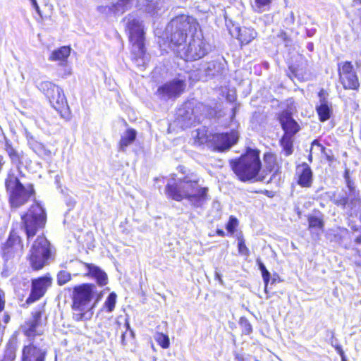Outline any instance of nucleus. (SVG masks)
Returning a JSON list of instances; mask_svg holds the SVG:
<instances>
[{"instance_id": "f257e3e1", "label": "nucleus", "mask_w": 361, "mask_h": 361, "mask_svg": "<svg viewBox=\"0 0 361 361\" xmlns=\"http://www.w3.org/2000/svg\"><path fill=\"white\" fill-rule=\"evenodd\" d=\"M180 176L173 182L169 181L165 192L168 197L180 202L187 200L194 207H199L207 198L208 188L199 184V176L183 166L178 167Z\"/></svg>"}, {"instance_id": "f03ea898", "label": "nucleus", "mask_w": 361, "mask_h": 361, "mask_svg": "<svg viewBox=\"0 0 361 361\" xmlns=\"http://www.w3.org/2000/svg\"><path fill=\"white\" fill-rule=\"evenodd\" d=\"M96 286L93 283H84L73 288L71 295L72 319L76 322L89 321L94 315L92 300L95 295Z\"/></svg>"}, {"instance_id": "7ed1b4c3", "label": "nucleus", "mask_w": 361, "mask_h": 361, "mask_svg": "<svg viewBox=\"0 0 361 361\" xmlns=\"http://www.w3.org/2000/svg\"><path fill=\"white\" fill-rule=\"evenodd\" d=\"M230 166L241 181H263L264 179V176H259L262 163L259 151L257 149H247L238 159L231 160Z\"/></svg>"}, {"instance_id": "20e7f679", "label": "nucleus", "mask_w": 361, "mask_h": 361, "mask_svg": "<svg viewBox=\"0 0 361 361\" xmlns=\"http://www.w3.org/2000/svg\"><path fill=\"white\" fill-rule=\"evenodd\" d=\"M127 28L132 43V54L134 63L138 67H144L148 61L144 46V30L141 22L137 18L129 16Z\"/></svg>"}, {"instance_id": "39448f33", "label": "nucleus", "mask_w": 361, "mask_h": 361, "mask_svg": "<svg viewBox=\"0 0 361 361\" xmlns=\"http://www.w3.org/2000/svg\"><path fill=\"white\" fill-rule=\"evenodd\" d=\"M198 24L190 16L181 15L174 18L169 24L167 30L171 32V42L174 46L175 51L185 45L188 34L193 35Z\"/></svg>"}, {"instance_id": "423d86ee", "label": "nucleus", "mask_w": 361, "mask_h": 361, "mask_svg": "<svg viewBox=\"0 0 361 361\" xmlns=\"http://www.w3.org/2000/svg\"><path fill=\"white\" fill-rule=\"evenodd\" d=\"M6 190L9 194V203L12 208H18L27 202L34 194L31 185L24 186L13 174H9L5 180Z\"/></svg>"}, {"instance_id": "0eeeda50", "label": "nucleus", "mask_w": 361, "mask_h": 361, "mask_svg": "<svg viewBox=\"0 0 361 361\" xmlns=\"http://www.w3.org/2000/svg\"><path fill=\"white\" fill-rule=\"evenodd\" d=\"M21 219L29 240L39 229L44 228L47 221V215L42 205L35 202L30 207L27 213L22 216Z\"/></svg>"}, {"instance_id": "6e6552de", "label": "nucleus", "mask_w": 361, "mask_h": 361, "mask_svg": "<svg viewBox=\"0 0 361 361\" xmlns=\"http://www.w3.org/2000/svg\"><path fill=\"white\" fill-rule=\"evenodd\" d=\"M47 321L45 303L39 304L31 312L30 318L21 325L23 335L30 340H33L36 336H42L44 332L39 330V328Z\"/></svg>"}, {"instance_id": "1a4fd4ad", "label": "nucleus", "mask_w": 361, "mask_h": 361, "mask_svg": "<svg viewBox=\"0 0 361 361\" xmlns=\"http://www.w3.org/2000/svg\"><path fill=\"white\" fill-rule=\"evenodd\" d=\"M189 43L176 50L178 56L185 61H195L202 58L207 53L204 41L199 36L191 37Z\"/></svg>"}, {"instance_id": "9d476101", "label": "nucleus", "mask_w": 361, "mask_h": 361, "mask_svg": "<svg viewBox=\"0 0 361 361\" xmlns=\"http://www.w3.org/2000/svg\"><path fill=\"white\" fill-rule=\"evenodd\" d=\"M39 89L46 95L55 109L59 110L67 105L63 90L51 82H42L39 85Z\"/></svg>"}, {"instance_id": "9b49d317", "label": "nucleus", "mask_w": 361, "mask_h": 361, "mask_svg": "<svg viewBox=\"0 0 361 361\" xmlns=\"http://www.w3.org/2000/svg\"><path fill=\"white\" fill-rule=\"evenodd\" d=\"M185 87V80L175 78L159 86L156 94L162 100L173 99L183 92Z\"/></svg>"}, {"instance_id": "f8f14e48", "label": "nucleus", "mask_w": 361, "mask_h": 361, "mask_svg": "<svg viewBox=\"0 0 361 361\" xmlns=\"http://www.w3.org/2000/svg\"><path fill=\"white\" fill-rule=\"evenodd\" d=\"M51 284L52 279L48 276L32 279L30 293L25 300V304L30 305L43 298Z\"/></svg>"}, {"instance_id": "ddd939ff", "label": "nucleus", "mask_w": 361, "mask_h": 361, "mask_svg": "<svg viewBox=\"0 0 361 361\" xmlns=\"http://www.w3.org/2000/svg\"><path fill=\"white\" fill-rule=\"evenodd\" d=\"M239 135L236 130L229 133H216L212 135L211 142L214 149L223 152L229 149L238 140Z\"/></svg>"}, {"instance_id": "4468645a", "label": "nucleus", "mask_w": 361, "mask_h": 361, "mask_svg": "<svg viewBox=\"0 0 361 361\" xmlns=\"http://www.w3.org/2000/svg\"><path fill=\"white\" fill-rule=\"evenodd\" d=\"M338 71L341 82L345 89L357 90L359 87L357 76L350 62H345Z\"/></svg>"}, {"instance_id": "2eb2a0df", "label": "nucleus", "mask_w": 361, "mask_h": 361, "mask_svg": "<svg viewBox=\"0 0 361 361\" xmlns=\"http://www.w3.org/2000/svg\"><path fill=\"white\" fill-rule=\"evenodd\" d=\"M360 202L359 192L357 190L345 192L344 195H339L334 199V203L342 208L353 209Z\"/></svg>"}, {"instance_id": "dca6fc26", "label": "nucleus", "mask_w": 361, "mask_h": 361, "mask_svg": "<svg viewBox=\"0 0 361 361\" xmlns=\"http://www.w3.org/2000/svg\"><path fill=\"white\" fill-rule=\"evenodd\" d=\"M37 355L35 361H45L47 350L38 348L32 342L22 349L21 361H31L30 357Z\"/></svg>"}, {"instance_id": "f3484780", "label": "nucleus", "mask_w": 361, "mask_h": 361, "mask_svg": "<svg viewBox=\"0 0 361 361\" xmlns=\"http://www.w3.org/2000/svg\"><path fill=\"white\" fill-rule=\"evenodd\" d=\"M280 123L284 130V135L293 136L299 130L300 126L293 118L291 114L288 111H283L279 117Z\"/></svg>"}, {"instance_id": "a211bd4d", "label": "nucleus", "mask_w": 361, "mask_h": 361, "mask_svg": "<svg viewBox=\"0 0 361 361\" xmlns=\"http://www.w3.org/2000/svg\"><path fill=\"white\" fill-rule=\"evenodd\" d=\"M82 264L87 269V273L85 274V276L94 279L97 283L100 286H103L107 284V275L99 267L87 262H83Z\"/></svg>"}, {"instance_id": "6ab92c4d", "label": "nucleus", "mask_w": 361, "mask_h": 361, "mask_svg": "<svg viewBox=\"0 0 361 361\" xmlns=\"http://www.w3.org/2000/svg\"><path fill=\"white\" fill-rule=\"evenodd\" d=\"M297 175L298 176V183L299 185L302 188L311 187L313 173L307 164L302 163L297 167Z\"/></svg>"}, {"instance_id": "aec40b11", "label": "nucleus", "mask_w": 361, "mask_h": 361, "mask_svg": "<svg viewBox=\"0 0 361 361\" xmlns=\"http://www.w3.org/2000/svg\"><path fill=\"white\" fill-rule=\"evenodd\" d=\"M116 330L118 331L121 328L123 325V331L121 336V343L123 346H126L128 345V341L126 340V336L128 332V335L132 338V340H135V332L133 329H130V321L128 317L123 318V317H118L115 322Z\"/></svg>"}, {"instance_id": "412c9836", "label": "nucleus", "mask_w": 361, "mask_h": 361, "mask_svg": "<svg viewBox=\"0 0 361 361\" xmlns=\"http://www.w3.org/2000/svg\"><path fill=\"white\" fill-rule=\"evenodd\" d=\"M176 120L181 128H188L195 122V116L192 109L185 105L178 110Z\"/></svg>"}, {"instance_id": "4be33fe9", "label": "nucleus", "mask_w": 361, "mask_h": 361, "mask_svg": "<svg viewBox=\"0 0 361 361\" xmlns=\"http://www.w3.org/2000/svg\"><path fill=\"white\" fill-rule=\"evenodd\" d=\"M325 94L326 93L324 90L319 92L320 104L316 107L319 120L322 122L327 121L331 114V109L328 104Z\"/></svg>"}, {"instance_id": "5701e85b", "label": "nucleus", "mask_w": 361, "mask_h": 361, "mask_svg": "<svg viewBox=\"0 0 361 361\" xmlns=\"http://www.w3.org/2000/svg\"><path fill=\"white\" fill-rule=\"evenodd\" d=\"M224 65L219 61H212L202 65L200 71L204 72L205 76H214L222 73Z\"/></svg>"}, {"instance_id": "b1692460", "label": "nucleus", "mask_w": 361, "mask_h": 361, "mask_svg": "<svg viewBox=\"0 0 361 361\" xmlns=\"http://www.w3.org/2000/svg\"><path fill=\"white\" fill-rule=\"evenodd\" d=\"M4 149L6 152L11 164L19 166L22 164L23 158V152L22 151H18L16 149L10 140L6 139L4 144Z\"/></svg>"}, {"instance_id": "393cba45", "label": "nucleus", "mask_w": 361, "mask_h": 361, "mask_svg": "<svg viewBox=\"0 0 361 361\" xmlns=\"http://www.w3.org/2000/svg\"><path fill=\"white\" fill-rule=\"evenodd\" d=\"M238 39L242 45H246L250 43L256 38L257 33L253 28L250 27H237Z\"/></svg>"}, {"instance_id": "a878e982", "label": "nucleus", "mask_w": 361, "mask_h": 361, "mask_svg": "<svg viewBox=\"0 0 361 361\" xmlns=\"http://www.w3.org/2000/svg\"><path fill=\"white\" fill-rule=\"evenodd\" d=\"M46 257L39 250H32L30 255V262L33 270L37 271L44 266Z\"/></svg>"}, {"instance_id": "bb28decb", "label": "nucleus", "mask_w": 361, "mask_h": 361, "mask_svg": "<svg viewBox=\"0 0 361 361\" xmlns=\"http://www.w3.org/2000/svg\"><path fill=\"white\" fill-rule=\"evenodd\" d=\"M136 136L137 132L135 130H127L121 136L119 142L118 150L126 152V148L135 141Z\"/></svg>"}, {"instance_id": "cd10ccee", "label": "nucleus", "mask_w": 361, "mask_h": 361, "mask_svg": "<svg viewBox=\"0 0 361 361\" xmlns=\"http://www.w3.org/2000/svg\"><path fill=\"white\" fill-rule=\"evenodd\" d=\"M131 7V0H118L109 8V10L116 15L122 14Z\"/></svg>"}, {"instance_id": "c85d7f7f", "label": "nucleus", "mask_w": 361, "mask_h": 361, "mask_svg": "<svg viewBox=\"0 0 361 361\" xmlns=\"http://www.w3.org/2000/svg\"><path fill=\"white\" fill-rule=\"evenodd\" d=\"M212 135L208 134V130L205 127H202L195 130L194 135L195 142L198 145H202L207 142H211Z\"/></svg>"}, {"instance_id": "c756f323", "label": "nucleus", "mask_w": 361, "mask_h": 361, "mask_svg": "<svg viewBox=\"0 0 361 361\" xmlns=\"http://www.w3.org/2000/svg\"><path fill=\"white\" fill-rule=\"evenodd\" d=\"M71 49L68 47H62L52 51L49 60L65 61L69 56Z\"/></svg>"}, {"instance_id": "7c9ffc66", "label": "nucleus", "mask_w": 361, "mask_h": 361, "mask_svg": "<svg viewBox=\"0 0 361 361\" xmlns=\"http://www.w3.org/2000/svg\"><path fill=\"white\" fill-rule=\"evenodd\" d=\"M308 224L309 228L312 231H322L324 228V221L322 219V216H308Z\"/></svg>"}, {"instance_id": "2f4dec72", "label": "nucleus", "mask_w": 361, "mask_h": 361, "mask_svg": "<svg viewBox=\"0 0 361 361\" xmlns=\"http://www.w3.org/2000/svg\"><path fill=\"white\" fill-rule=\"evenodd\" d=\"M157 343L163 349H167L170 346V339L167 334L157 332L154 336Z\"/></svg>"}, {"instance_id": "473e14b6", "label": "nucleus", "mask_w": 361, "mask_h": 361, "mask_svg": "<svg viewBox=\"0 0 361 361\" xmlns=\"http://www.w3.org/2000/svg\"><path fill=\"white\" fill-rule=\"evenodd\" d=\"M293 137L287 135H283L281 139V145L286 152L287 156L290 155L293 152Z\"/></svg>"}, {"instance_id": "72a5a7b5", "label": "nucleus", "mask_w": 361, "mask_h": 361, "mask_svg": "<svg viewBox=\"0 0 361 361\" xmlns=\"http://www.w3.org/2000/svg\"><path fill=\"white\" fill-rule=\"evenodd\" d=\"M257 264L259 266V269H260V271L262 272V279H263V281L264 283V292L266 293H268L267 288H268L269 282L271 279V274H270L269 271L265 267L264 264L261 262L260 259H257Z\"/></svg>"}, {"instance_id": "f704fd0d", "label": "nucleus", "mask_w": 361, "mask_h": 361, "mask_svg": "<svg viewBox=\"0 0 361 361\" xmlns=\"http://www.w3.org/2000/svg\"><path fill=\"white\" fill-rule=\"evenodd\" d=\"M257 264L259 266V269H260V271L262 272V279H263V281L264 283V292L266 293H268L267 288H268L269 282L271 279V274H270L269 271L265 267L264 264L261 262L260 259H257Z\"/></svg>"}, {"instance_id": "c9c22d12", "label": "nucleus", "mask_w": 361, "mask_h": 361, "mask_svg": "<svg viewBox=\"0 0 361 361\" xmlns=\"http://www.w3.org/2000/svg\"><path fill=\"white\" fill-rule=\"evenodd\" d=\"M272 0H255L254 10L257 13H262L269 9Z\"/></svg>"}, {"instance_id": "e433bc0d", "label": "nucleus", "mask_w": 361, "mask_h": 361, "mask_svg": "<svg viewBox=\"0 0 361 361\" xmlns=\"http://www.w3.org/2000/svg\"><path fill=\"white\" fill-rule=\"evenodd\" d=\"M266 169L269 172L276 171L278 169L275 157L270 154H266L264 157Z\"/></svg>"}, {"instance_id": "4c0bfd02", "label": "nucleus", "mask_w": 361, "mask_h": 361, "mask_svg": "<svg viewBox=\"0 0 361 361\" xmlns=\"http://www.w3.org/2000/svg\"><path fill=\"white\" fill-rule=\"evenodd\" d=\"M116 294L114 292L111 293L104 303V308L108 312H111L116 305Z\"/></svg>"}, {"instance_id": "58836bf2", "label": "nucleus", "mask_w": 361, "mask_h": 361, "mask_svg": "<svg viewBox=\"0 0 361 361\" xmlns=\"http://www.w3.org/2000/svg\"><path fill=\"white\" fill-rule=\"evenodd\" d=\"M7 248H23L20 237L11 233L6 243Z\"/></svg>"}, {"instance_id": "ea45409f", "label": "nucleus", "mask_w": 361, "mask_h": 361, "mask_svg": "<svg viewBox=\"0 0 361 361\" xmlns=\"http://www.w3.org/2000/svg\"><path fill=\"white\" fill-rule=\"evenodd\" d=\"M239 325L241 328L243 334L249 335L252 331V327L247 319L244 317L240 318Z\"/></svg>"}, {"instance_id": "a19ab883", "label": "nucleus", "mask_w": 361, "mask_h": 361, "mask_svg": "<svg viewBox=\"0 0 361 361\" xmlns=\"http://www.w3.org/2000/svg\"><path fill=\"white\" fill-rule=\"evenodd\" d=\"M50 243L44 236H38L31 248H49Z\"/></svg>"}, {"instance_id": "79ce46f5", "label": "nucleus", "mask_w": 361, "mask_h": 361, "mask_svg": "<svg viewBox=\"0 0 361 361\" xmlns=\"http://www.w3.org/2000/svg\"><path fill=\"white\" fill-rule=\"evenodd\" d=\"M71 279V276L69 273L62 271H60L57 276V283L59 286H63L68 283Z\"/></svg>"}, {"instance_id": "37998d69", "label": "nucleus", "mask_w": 361, "mask_h": 361, "mask_svg": "<svg viewBox=\"0 0 361 361\" xmlns=\"http://www.w3.org/2000/svg\"><path fill=\"white\" fill-rule=\"evenodd\" d=\"M85 243L82 244V246L85 248H93L95 247V245L94 243V237L93 234L91 233H87L85 235Z\"/></svg>"}, {"instance_id": "c03bdc74", "label": "nucleus", "mask_w": 361, "mask_h": 361, "mask_svg": "<svg viewBox=\"0 0 361 361\" xmlns=\"http://www.w3.org/2000/svg\"><path fill=\"white\" fill-rule=\"evenodd\" d=\"M344 178L348 189V191L356 190L354 182L350 178L349 171L346 170L344 174Z\"/></svg>"}, {"instance_id": "a18cd8bd", "label": "nucleus", "mask_w": 361, "mask_h": 361, "mask_svg": "<svg viewBox=\"0 0 361 361\" xmlns=\"http://www.w3.org/2000/svg\"><path fill=\"white\" fill-rule=\"evenodd\" d=\"M238 225V221L235 218L231 216L229 219V221L228 222L227 225H226V228L227 230L231 232V233H233L235 228V227L237 226Z\"/></svg>"}, {"instance_id": "49530a36", "label": "nucleus", "mask_w": 361, "mask_h": 361, "mask_svg": "<svg viewBox=\"0 0 361 361\" xmlns=\"http://www.w3.org/2000/svg\"><path fill=\"white\" fill-rule=\"evenodd\" d=\"M6 299L5 293L0 288V313L2 312L5 309Z\"/></svg>"}, {"instance_id": "de8ad7c7", "label": "nucleus", "mask_w": 361, "mask_h": 361, "mask_svg": "<svg viewBox=\"0 0 361 361\" xmlns=\"http://www.w3.org/2000/svg\"><path fill=\"white\" fill-rule=\"evenodd\" d=\"M32 149L37 154H40L44 150V146L40 143H35L32 146Z\"/></svg>"}, {"instance_id": "09e8293b", "label": "nucleus", "mask_w": 361, "mask_h": 361, "mask_svg": "<svg viewBox=\"0 0 361 361\" xmlns=\"http://www.w3.org/2000/svg\"><path fill=\"white\" fill-rule=\"evenodd\" d=\"M7 351H8V356L10 357V359L11 360H14L16 358V348L15 347H12V346H10V347H8L7 348Z\"/></svg>"}, {"instance_id": "8fccbe9b", "label": "nucleus", "mask_w": 361, "mask_h": 361, "mask_svg": "<svg viewBox=\"0 0 361 361\" xmlns=\"http://www.w3.org/2000/svg\"><path fill=\"white\" fill-rule=\"evenodd\" d=\"M314 148H317L318 150L322 152L324 150V147L320 145L317 140H314L312 144L311 151H312Z\"/></svg>"}, {"instance_id": "3c124183", "label": "nucleus", "mask_w": 361, "mask_h": 361, "mask_svg": "<svg viewBox=\"0 0 361 361\" xmlns=\"http://www.w3.org/2000/svg\"><path fill=\"white\" fill-rule=\"evenodd\" d=\"M31 1V4H32V6H33V8L35 9L36 12L38 13V15L42 18V13H41V11L39 9V7L37 3V1L36 0H30Z\"/></svg>"}, {"instance_id": "603ef678", "label": "nucleus", "mask_w": 361, "mask_h": 361, "mask_svg": "<svg viewBox=\"0 0 361 361\" xmlns=\"http://www.w3.org/2000/svg\"><path fill=\"white\" fill-rule=\"evenodd\" d=\"M334 349L336 350V352L340 355V356H343L345 355L344 351L340 345H334Z\"/></svg>"}, {"instance_id": "864d4df0", "label": "nucleus", "mask_w": 361, "mask_h": 361, "mask_svg": "<svg viewBox=\"0 0 361 361\" xmlns=\"http://www.w3.org/2000/svg\"><path fill=\"white\" fill-rule=\"evenodd\" d=\"M278 37L279 38H281V39H283V41H286L288 39V35L287 34L283 32V31H281L279 35H278Z\"/></svg>"}, {"instance_id": "5fc2aeb1", "label": "nucleus", "mask_w": 361, "mask_h": 361, "mask_svg": "<svg viewBox=\"0 0 361 361\" xmlns=\"http://www.w3.org/2000/svg\"><path fill=\"white\" fill-rule=\"evenodd\" d=\"M238 248H246L243 239H238Z\"/></svg>"}, {"instance_id": "6e6d98bb", "label": "nucleus", "mask_w": 361, "mask_h": 361, "mask_svg": "<svg viewBox=\"0 0 361 361\" xmlns=\"http://www.w3.org/2000/svg\"><path fill=\"white\" fill-rule=\"evenodd\" d=\"M71 74V69L68 67H66L64 70V73L63 74V77H67Z\"/></svg>"}, {"instance_id": "4d7b16f0", "label": "nucleus", "mask_w": 361, "mask_h": 361, "mask_svg": "<svg viewBox=\"0 0 361 361\" xmlns=\"http://www.w3.org/2000/svg\"><path fill=\"white\" fill-rule=\"evenodd\" d=\"M235 358L237 361H246L245 359L243 357V355L240 354H237Z\"/></svg>"}, {"instance_id": "13d9d810", "label": "nucleus", "mask_w": 361, "mask_h": 361, "mask_svg": "<svg viewBox=\"0 0 361 361\" xmlns=\"http://www.w3.org/2000/svg\"><path fill=\"white\" fill-rule=\"evenodd\" d=\"M5 161L4 160V157L0 154V172L2 170L3 166L4 164Z\"/></svg>"}, {"instance_id": "bf43d9fd", "label": "nucleus", "mask_w": 361, "mask_h": 361, "mask_svg": "<svg viewBox=\"0 0 361 361\" xmlns=\"http://www.w3.org/2000/svg\"><path fill=\"white\" fill-rule=\"evenodd\" d=\"M10 320V316L8 314H6L4 317V323H8Z\"/></svg>"}, {"instance_id": "052dcab7", "label": "nucleus", "mask_w": 361, "mask_h": 361, "mask_svg": "<svg viewBox=\"0 0 361 361\" xmlns=\"http://www.w3.org/2000/svg\"><path fill=\"white\" fill-rule=\"evenodd\" d=\"M295 21V17H294V14L293 12H290V22L291 24H293Z\"/></svg>"}, {"instance_id": "680f3d73", "label": "nucleus", "mask_w": 361, "mask_h": 361, "mask_svg": "<svg viewBox=\"0 0 361 361\" xmlns=\"http://www.w3.org/2000/svg\"><path fill=\"white\" fill-rule=\"evenodd\" d=\"M355 241L357 244H360L361 243V235L360 236L356 237Z\"/></svg>"}, {"instance_id": "e2e57ef3", "label": "nucleus", "mask_w": 361, "mask_h": 361, "mask_svg": "<svg viewBox=\"0 0 361 361\" xmlns=\"http://www.w3.org/2000/svg\"><path fill=\"white\" fill-rule=\"evenodd\" d=\"M341 361H348L345 355L343 356H341Z\"/></svg>"}, {"instance_id": "0e129e2a", "label": "nucleus", "mask_w": 361, "mask_h": 361, "mask_svg": "<svg viewBox=\"0 0 361 361\" xmlns=\"http://www.w3.org/2000/svg\"><path fill=\"white\" fill-rule=\"evenodd\" d=\"M309 160H310V161H312V154H310V156H309Z\"/></svg>"}, {"instance_id": "69168bd1", "label": "nucleus", "mask_w": 361, "mask_h": 361, "mask_svg": "<svg viewBox=\"0 0 361 361\" xmlns=\"http://www.w3.org/2000/svg\"><path fill=\"white\" fill-rule=\"evenodd\" d=\"M45 251H46V253H47V254H49V252L50 250H49V249H47V250H45Z\"/></svg>"}, {"instance_id": "338daca9", "label": "nucleus", "mask_w": 361, "mask_h": 361, "mask_svg": "<svg viewBox=\"0 0 361 361\" xmlns=\"http://www.w3.org/2000/svg\"><path fill=\"white\" fill-rule=\"evenodd\" d=\"M218 233H219V234H223V233H224V232H223V231H218Z\"/></svg>"}, {"instance_id": "774afa93", "label": "nucleus", "mask_w": 361, "mask_h": 361, "mask_svg": "<svg viewBox=\"0 0 361 361\" xmlns=\"http://www.w3.org/2000/svg\"><path fill=\"white\" fill-rule=\"evenodd\" d=\"M360 1L361 2V0H360Z\"/></svg>"}]
</instances>
